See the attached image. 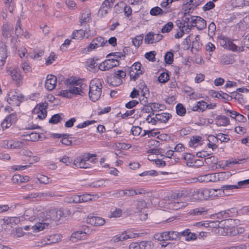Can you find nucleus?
<instances>
[{
	"label": "nucleus",
	"instance_id": "nucleus-15",
	"mask_svg": "<svg viewBox=\"0 0 249 249\" xmlns=\"http://www.w3.org/2000/svg\"><path fill=\"white\" fill-rule=\"evenodd\" d=\"M1 31L2 36L5 38H9L12 36L13 33V26L9 23H5L1 27Z\"/></svg>",
	"mask_w": 249,
	"mask_h": 249
},
{
	"label": "nucleus",
	"instance_id": "nucleus-5",
	"mask_svg": "<svg viewBox=\"0 0 249 249\" xmlns=\"http://www.w3.org/2000/svg\"><path fill=\"white\" fill-rule=\"evenodd\" d=\"M47 106V103L37 105L32 111L33 114L37 115L36 118H39L40 120L45 119L47 114L46 110Z\"/></svg>",
	"mask_w": 249,
	"mask_h": 249
},
{
	"label": "nucleus",
	"instance_id": "nucleus-46",
	"mask_svg": "<svg viewBox=\"0 0 249 249\" xmlns=\"http://www.w3.org/2000/svg\"><path fill=\"white\" fill-rule=\"evenodd\" d=\"M70 134H63V138L60 140V142L64 145L69 146L72 144V141L68 139V137Z\"/></svg>",
	"mask_w": 249,
	"mask_h": 249
},
{
	"label": "nucleus",
	"instance_id": "nucleus-35",
	"mask_svg": "<svg viewBox=\"0 0 249 249\" xmlns=\"http://www.w3.org/2000/svg\"><path fill=\"white\" fill-rule=\"evenodd\" d=\"M217 215L218 217H221L223 219H227L232 217L233 214L231 210H227L219 212Z\"/></svg>",
	"mask_w": 249,
	"mask_h": 249
},
{
	"label": "nucleus",
	"instance_id": "nucleus-8",
	"mask_svg": "<svg viewBox=\"0 0 249 249\" xmlns=\"http://www.w3.org/2000/svg\"><path fill=\"white\" fill-rule=\"evenodd\" d=\"M192 9H193L192 6L189 7L188 9H185L184 16L182 19L183 22V27H186L185 30L188 32L191 29V28L192 27L190 22L191 20L192 19V18H196V17H192L189 15H186L187 13L189 14L190 12V10Z\"/></svg>",
	"mask_w": 249,
	"mask_h": 249
},
{
	"label": "nucleus",
	"instance_id": "nucleus-13",
	"mask_svg": "<svg viewBox=\"0 0 249 249\" xmlns=\"http://www.w3.org/2000/svg\"><path fill=\"white\" fill-rule=\"evenodd\" d=\"M7 57V50L6 43L0 41V66L4 65Z\"/></svg>",
	"mask_w": 249,
	"mask_h": 249
},
{
	"label": "nucleus",
	"instance_id": "nucleus-24",
	"mask_svg": "<svg viewBox=\"0 0 249 249\" xmlns=\"http://www.w3.org/2000/svg\"><path fill=\"white\" fill-rule=\"evenodd\" d=\"M73 164L76 167L80 168H88L89 167L90 165L89 163L84 161L80 156L74 160Z\"/></svg>",
	"mask_w": 249,
	"mask_h": 249
},
{
	"label": "nucleus",
	"instance_id": "nucleus-42",
	"mask_svg": "<svg viewBox=\"0 0 249 249\" xmlns=\"http://www.w3.org/2000/svg\"><path fill=\"white\" fill-rule=\"evenodd\" d=\"M168 240H176L178 238V231H167Z\"/></svg>",
	"mask_w": 249,
	"mask_h": 249
},
{
	"label": "nucleus",
	"instance_id": "nucleus-1",
	"mask_svg": "<svg viewBox=\"0 0 249 249\" xmlns=\"http://www.w3.org/2000/svg\"><path fill=\"white\" fill-rule=\"evenodd\" d=\"M215 191L208 189L196 190H181L172 193L169 199V208L171 209L178 210L185 206L182 200L196 201L208 199L211 195H215Z\"/></svg>",
	"mask_w": 249,
	"mask_h": 249
},
{
	"label": "nucleus",
	"instance_id": "nucleus-41",
	"mask_svg": "<svg viewBox=\"0 0 249 249\" xmlns=\"http://www.w3.org/2000/svg\"><path fill=\"white\" fill-rule=\"evenodd\" d=\"M167 231L157 233L154 235V237L156 240L160 241L167 240Z\"/></svg>",
	"mask_w": 249,
	"mask_h": 249
},
{
	"label": "nucleus",
	"instance_id": "nucleus-37",
	"mask_svg": "<svg viewBox=\"0 0 249 249\" xmlns=\"http://www.w3.org/2000/svg\"><path fill=\"white\" fill-rule=\"evenodd\" d=\"M81 25L87 23L90 19V13H83L79 18Z\"/></svg>",
	"mask_w": 249,
	"mask_h": 249
},
{
	"label": "nucleus",
	"instance_id": "nucleus-43",
	"mask_svg": "<svg viewBox=\"0 0 249 249\" xmlns=\"http://www.w3.org/2000/svg\"><path fill=\"white\" fill-rule=\"evenodd\" d=\"M173 26H174V25H173V23L172 22H171V21L168 22L161 29V33H169L173 28Z\"/></svg>",
	"mask_w": 249,
	"mask_h": 249
},
{
	"label": "nucleus",
	"instance_id": "nucleus-16",
	"mask_svg": "<svg viewBox=\"0 0 249 249\" xmlns=\"http://www.w3.org/2000/svg\"><path fill=\"white\" fill-rule=\"evenodd\" d=\"M17 115L15 113H12L6 117L1 123L2 128H7L9 127L13 123L16 122Z\"/></svg>",
	"mask_w": 249,
	"mask_h": 249
},
{
	"label": "nucleus",
	"instance_id": "nucleus-33",
	"mask_svg": "<svg viewBox=\"0 0 249 249\" xmlns=\"http://www.w3.org/2000/svg\"><path fill=\"white\" fill-rule=\"evenodd\" d=\"M165 14V12L158 6L154 7L150 10V14L153 16H162Z\"/></svg>",
	"mask_w": 249,
	"mask_h": 249
},
{
	"label": "nucleus",
	"instance_id": "nucleus-17",
	"mask_svg": "<svg viewBox=\"0 0 249 249\" xmlns=\"http://www.w3.org/2000/svg\"><path fill=\"white\" fill-rule=\"evenodd\" d=\"M178 238L180 236L185 237V240L186 241L195 240L197 238L196 234L195 233H192L190 231V230L188 229L183 231L178 232Z\"/></svg>",
	"mask_w": 249,
	"mask_h": 249
},
{
	"label": "nucleus",
	"instance_id": "nucleus-40",
	"mask_svg": "<svg viewBox=\"0 0 249 249\" xmlns=\"http://www.w3.org/2000/svg\"><path fill=\"white\" fill-rule=\"evenodd\" d=\"M176 112L178 115L183 116L185 115L186 111L183 106L181 104L178 103L176 106Z\"/></svg>",
	"mask_w": 249,
	"mask_h": 249
},
{
	"label": "nucleus",
	"instance_id": "nucleus-49",
	"mask_svg": "<svg viewBox=\"0 0 249 249\" xmlns=\"http://www.w3.org/2000/svg\"><path fill=\"white\" fill-rule=\"evenodd\" d=\"M174 54L171 52H168L164 56L165 61L167 64H171L173 61Z\"/></svg>",
	"mask_w": 249,
	"mask_h": 249
},
{
	"label": "nucleus",
	"instance_id": "nucleus-53",
	"mask_svg": "<svg viewBox=\"0 0 249 249\" xmlns=\"http://www.w3.org/2000/svg\"><path fill=\"white\" fill-rule=\"evenodd\" d=\"M143 39V36L142 35H139L136 36L133 39V45L137 47H138L142 44Z\"/></svg>",
	"mask_w": 249,
	"mask_h": 249
},
{
	"label": "nucleus",
	"instance_id": "nucleus-11",
	"mask_svg": "<svg viewBox=\"0 0 249 249\" xmlns=\"http://www.w3.org/2000/svg\"><path fill=\"white\" fill-rule=\"evenodd\" d=\"M24 96L18 92L15 91L14 93L9 94V98L7 101L9 104H16L19 105L22 102Z\"/></svg>",
	"mask_w": 249,
	"mask_h": 249
},
{
	"label": "nucleus",
	"instance_id": "nucleus-56",
	"mask_svg": "<svg viewBox=\"0 0 249 249\" xmlns=\"http://www.w3.org/2000/svg\"><path fill=\"white\" fill-rule=\"evenodd\" d=\"M229 93L232 95V97H233L235 99L238 100L240 103H241L243 101V95L239 93L237 91L230 92L227 91Z\"/></svg>",
	"mask_w": 249,
	"mask_h": 249
},
{
	"label": "nucleus",
	"instance_id": "nucleus-34",
	"mask_svg": "<svg viewBox=\"0 0 249 249\" xmlns=\"http://www.w3.org/2000/svg\"><path fill=\"white\" fill-rule=\"evenodd\" d=\"M86 232L82 231H78L72 234L71 238H75L77 240H82L86 238Z\"/></svg>",
	"mask_w": 249,
	"mask_h": 249
},
{
	"label": "nucleus",
	"instance_id": "nucleus-25",
	"mask_svg": "<svg viewBox=\"0 0 249 249\" xmlns=\"http://www.w3.org/2000/svg\"><path fill=\"white\" fill-rule=\"evenodd\" d=\"M37 194V201H41L43 200L47 199L49 198L55 196V194L52 191L38 192Z\"/></svg>",
	"mask_w": 249,
	"mask_h": 249
},
{
	"label": "nucleus",
	"instance_id": "nucleus-47",
	"mask_svg": "<svg viewBox=\"0 0 249 249\" xmlns=\"http://www.w3.org/2000/svg\"><path fill=\"white\" fill-rule=\"evenodd\" d=\"M212 226H214V224H215V226H217L218 228H222L223 229L227 230L228 228L226 226L225 222L224 221V219H222L220 221H213L211 222Z\"/></svg>",
	"mask_w": 249,
	"mask_h": 249
},
{
	"label": "nucleus",
	"instance_id": "nucleus-57",
	"mask_svg": "<svg viewBox=\"0 0 249 249\" xmlns=\"http://www.w3.org/2000/svg\"><path fill=\"white\" fill-rule=\"evenodd\" d=\"M140 89H142V93L143 96H146L147 94L149 95V89L147 87L145 83L143 82L141 83L140 84Z\"/></svg>",
	"mask_w": 249,
	"mask_h": 249
},
{
	"label": "nucleus",
	"instance_id": "nucleus-27",
	"mask_svg": "<svg viewBox=\"0 0 249 249\" xmlns=\"http://www.w3.org/2000/svg\"><path fill=\"white\" fill-rule=\"evenodd\" d=\"M69 87L70 89L71 93V95H72V97L73 95H80L82 96H84V93L82 91L81 89H79V86H77V85L75 84H70L69 85H67Z\"/></svg>",
	"mask_w": 249,
	"mask_h": 249
},
{
	"label": "nucleus",
	"instance_id": "nucleus-3",
	"mask_svg": "<svg viewBox=\"0 0 249 249\" xmlns=\"http://www.w3.org/2000/svg\"><path fill=\"white\" fill-rule=\"evenodd\" d=\"M102 85L100 80H92L89 86V98L93 102L97 101L100 97Z\"/></svg>",
	"mask_w": 249,
	"mask_h": 249
},
{
	"label": "nucleus",
	"instance_id": "nucleus-19",
	"mask_svg": "<svg viewBox=\"0 0 249 249\" xmlns=\"http://www.w3.org/2000/svg\"><path fill=\"white\" fill-rule=\"evenodd\" d=\"M88 223L94 226H101L105 223L104 218L98 216H91L89 217L87 220Z\"/></svg>",
	"mask_w": 249,
	"mask_h": 249
},
{
	"label": "nucleus",
	"instance_id": "nucleus-18",
	"mask_svg": "<svg viewBox=\"0 0 249 249\" xmlns=\"http://www.w3.org/2000/svg\"><path fill=\"white\" fill-rule=\"evenodd\" d=\"M137 233H133L127 234L126 232H123L121 234L117 235L114 236L112 240L114 242L123 241L128 238H135Z\"/></svg>",
	"mask_w": 249,
	"mask_h": 249
},
{
	"label": "nucleus",
	"instance_id": "nucleus-51",
	"mask_svg": "<svg viewBox=\"0 0 249 249\" xmlns=\"http://www.w3.org/2000/svg\"><path fill=\"white\" fill-rule=\"evenodd\" d=\"M20 20L18 19V22L15 28V34L17 36H22L23 35V30L21 28Z\"/></svg>",
	"mask_w": 249,
	"mask_h": 249
},
{
	"label": "nucleus",
	"instance_id": "nucleus-31",
	"mask_svg": "<svg viewBox=\"0 0 249 249\" xmlns=\"http://www.w3.org/2000/svg\"><path fill=\"white\" fill-rule=\"evenodd\" d=\"M134 205L135 206L136 212H139L140 213H142V211L143 212L144 211L147 207L146 202L143 200L136 201Z\"/></svg>",
	"mask_w": 249,
	"mask_h": 249
},
{
	"label": "nucleus",
	"instance_id": "nucleus-64",
	"mask_svg": "<svg viewBox=\"0 0 249 249\" xmlns=\"http://www.w3.org/2000/svg\"><path fill=\"white\" fill-rule=\"evenodd\" d=\"M59 95L63 96V97H66L68 98H72V95L70 92V89L66 90H62L60 91Z\"/></svg>",
	"mask_w": 249,
	"mask_h": 249
},
{
	"label": "nucleus",
	"instance_id": "nucleus-2",
	"mask_svg": "<svg viewBox=\"0 0 249 249\" xmlns=\"http://www.w3.org/2000/svg\"><path fill=\"white\" fill-rule=\"evenodd\" d=\"M64 214L61 210L56 209L42 212L39 214V220H42V222H38L32 228L36 231H41L53 221L59 220Z\"/></svg>",
	"mask_w": 249,
	"mask_h": 249
},
{
	"label": "nucleus",
	"instance_id": "nucleus-52",
	"mask_svg": "<svg viewBox=\"0 0 249 249\" xmlns=\"http://www.w3.org/2000/svg\"><path fill=\"white\" fill-rule=\"evenodd\" d=\"M122 213V210L119 208H116L114 210H111L110 212V215L109 216L111 217H118L121 216Z\"/></svg>",
	"mask_w": 249,
	"mask_h": 249
},
{
	"label": "nucleus",
	"instance_id": "nucleus-44",
	"mask_svg": "<svg viewBox=\"0 0 249 249\" xmlns=\"http://www.w3.org/2000/svg\"><path fill=\"white\" fill-rule=\"evenodd\" d=\"M1 220H2L3 221V223H5L6 224H12L13 223L17 224L19 221L18 219L15 217H8L3 218Z\"/></svg>",
	"mask_w": 249,
	"mask_h": 249
},
{
	"label": "nucleus",
	"instance_id": "nucleus-39",
	"mask_svg": "<svg viewBox=\"0 0 249 249\" xmlns=\"http://www.w3.org/2000/svg\"><path fill=\"white\" fill-rule=\"evenodd\" d=\"M55 236V235L50 236V238H47L46 240L44 239L43 240L41 241V242H40V244L38 243V244H36V246L42 247L46 245H50L52 243H55L56 241L53 240V238L54 236Z\"/></svg>",
	"mask_w": 249,
	"mask_h": 249
},
{
	"label": "nucleus",
	"instance_id": "nucleus-29",
	"mask_svg": "<svg viewBox=\"0 0 249 249\" xmlns=\"http://www.w3.org/2000/svg\"><path fill=\"white\" fill-rule=\"evenodd\" d=\"M12 180L14 183L19 184L29 180L28 176L23 177L19 175H15L13 176Z\"/></svg>",
	"mask_w": 249,
	"mask_h": 249
},
{
	"label": "nucleus",
	"instance_id": "nucleus-38",
	"mask_svg": "<svg viewBox=\"0 0 249 249\" xmlns=\"http://www.w3.org/2000/svg\"><path fill=\"white\" fill-rule=\"evenodd\" d=\"M154 36L155 34L152 32L148 33L144 38V41L147 44L154 43Z\"/></svg>",
	"mask_w": 249,
	"mask_h": 249
},
{
	"label": "nucleus",
	"instance_id": "nucleus-55",
	"mask_svg": "<svg viewBox=\"0 0 249 249\" xmlns=\"http://www.w3.org/2000/svg\"><path fill=\"white\" fill-rule=\"evenodd\" d=\"M231 174L229 172H223L217 173V178L218 180L228 178Z\"/></svg>",
	"mask_w": 249,
	"mask_h": 249
},
{
	"label": "nucleus",
	"instance_id": "nucleus-48",
	"mask_svg": "<svg viewBox=\"0 0 249 249\" xmlns=\"http://www.w3.org/2000/svg\"><path fill=\"white\" fill-rule=\"evenodd\" d=\"M220 61L224 65L231 64L232 62V60L231 57L227 54H224L221 56Z\"/></svg>",
	"mask_w": 249,
	"mask_h": 249
},
{
	"label": "nucleus",
	"instance_id": "nucleus-26",
	"mask_svg": "<svg viewBox=\"0 0 249 249\" xmlns=\"http://www.w3.org/2000/svg\"><path fill=\"white\" fill-rule=\"evenodd\" d=\"M215 120L217 121V125L218 126H227L230 124L229 119L223 115H218Z\"/></svg>",
	"mask_w": 249,
	"mask_h": 249
},
{
	"label": "nucleus",
	"instance_id": "nucleus-54",
	"mask_svg": "<svg viewBox=\"0 0 249 249\" xmlns=\"http://www.w3.org/2000/svg\"><path fill=\"white\" fill-rule=\"evenodd\" d=\"M129 74L130 75V79L135 81L138 79L140 74H142V72H135L133 70L130 69Z\"/></svg>",
	"mask_w": 249,
	"mask_h": 249
},
{
	"label": "nucleus",
	"instance_id": "nucleus-62",
	"mask_svg": "<svg viewBox=\"0 0 249 249\" xmlns=\"http://www.w3.org/2000/svg\"><path fill=\"white\" fill-rule=\"evenodd\" d=\"M23 197L25 199H30L32 201H37V193H31L26 196H23Z\"/></svg>",
	"mask_w": 249,
	"mask_h": 249
},
{
	"label": "nucleus",
	"instance_id": "nucleus-21",
	"mask_svg": "<svg viewBox=\"0 0 249 249\" xmlns=\"http://www.w3.org/2000/svg\"><path fill=\"white\" fill-rule=\"evenodd\" d=\"M8 73L11 76L12 79L16 82L17 85L19 86L22 79V77L19 71L17 70L13 69L8 71Z\"/></svg>",
	"mask_w": 249,
	"mask_h": 249
},
{
	"label": "nucleus",
	"instance_id": "nucleus-12",
	"mask_svg": "<svg viewBox=\"0 0 249 249\" xmlns=\"http://www.w3.org/2000/svg\"><path fill=\"white\" fill-rule=\"evenodd\" d=\"M220 39L223 41L222 46L225 48L233 52L238 51V47L230 39L225 36H221Z\"/></svg>",
	"mask_w": 249,
	"mask_h": 249
},
{
	"label": "nucleus",
	"instance_id": "nucleus-32",
	"mask_svg": "<svg viewBox=\"0 0 249 249\" xmlns=\"http://www.w3.org/2000/svg\"><path fill=\"white\" fill-rule=\"evenodd\" d=\"M212 177L215 178V174H209L203 176H200L198 177V178H194V180H196V181L198 180L201 182H209L210 181H212Z\"/></svg>",
	"mask_w": 249,
	"mask_h": 249
},
{
	"label": "nucleus",
	"instance_id": "nucleus-20",
	"mask_svg": "<svg viewBox=\"0 0 249 249\" xmlns=\"http://www.w3.org/2000/svg\"><path fill=\"white\" fill-rule=\"evenodd\" d=\"M89 25H88V28H86L84 30L79 29L74 30L72 34V38L73 39H82L86 34H88L89 32Z\"/></svg>",
	"mask_w": 249,
	"mask_h": 249
},
{
	"label": "nucleus",
	"instance_id": "nucleus-22",
	"mask_svg": "<svg viewBox=\"0 0 249 249\" xmlns=\"http://www.w3.org/2000/svg\"><path fill=\"white\" fill-rule=\"evenodd\" d=\"M117 197H123L124 196H130L136 195L135 190L133 189H126L124 190H118L114 194Z\"/></svg>",
	"mask_w": 249,
	"mask_h": 249
},
{
	"label": "nucleus",
	"instance_id": "nucleus-30",
	"mask_svg": "<svg viewBox=\"0 0 249 249\" xmlns=\"http://www.w3.org/2000/svg\"><path fill=\"white\" fill-rule=\"evenodd\" d=\"M171 115L168 113H162L161 114H157L156 118L158 121L161 123H166L171 117Z\"/></svg>",
	"mask_w": 249,
	"mask_h": 249
},
{
	"label": "nucleus",
	"instance_id": "nucleus-10",
	"mask_svg": "<svg viewBox=\"0 0 249 249\" xmlns=\"http://www.w3.org/2000/svg\"><path fill=\"white\" fill-rule=\"evenodd\" d=\"M191 26L196 27L199 30H202L206 27V21L200 17H196L195 18H192L190 21Z\"/></svg>",
	"mask_w": 249,
	"mask_h": 249
},
{
	"label": "nucleus",
	"instance_id": "nucleus-7",
	"mask_svg": "<svg viewBox=\"0 0 249 249\" xmlns=\"http://www.w3.org/2000/svg\"><path fill=\"white\" fill-rule=\"evenodd\" d=\"M65 83L66 85L70 84H75L77 86H79V89L84 93V95H86V91L89 89V87L86 84L83 83L81 79H75L74 78L71 77V78L67 79Z\"/></svg>",
	"mask_w": 249,
	"mask_h": 249
},
{
	"label": "nucleus",
	"instance_id": "nucleus-59",
	"mask_svg": "<svg viewBox=\"0 0 249 249\" xmlns=\"http://www.w3.org/2000/svg\"><path fill=\"white\" fill-rule=\"evenodd\" d=\"M142 64L140 62H135L132 66L130 68L131 70H136V72H142V74L143 73V69H141Z\"/></svg>",
	"mask_w": 249,
	"mask_h": 249
},
{
	"label": "nucleus",
	"instance_id": "nucleus-60",
	"mask_svg": "<svg viewBox=\"0 0 249 249\" xmlns=\"http://www.w3.org/2000/svg\"><path fill=\"white\" fill-rule=\"evenodd\" d=\"M216 30V26L215 24L212 22L208 27V34L209 36H213L215 34V31Z\"/></svg>",
	"mask_w": 249,
	"mask_h": 249
},
{
	"label": "nucleus",
	"instance_id": "nucleus-58",
	"mask_svg": "<svg viewBox=\"0 0 249 249\" xmlns=\"http://www.w3.org/2000/svg\"><path fill=\"white\" fill-rule=\"evenodd\" d=\"M6 8L9 12L12 13L14 10V1L13 0H4Z\"/></svg>",
	"mask_w": 249,
	"mask_h": 249
},
{
	"label": "nucleus",
	"instance_id": "nucleus-28",
	"mask_svg": "<svg viewBox=\"0 0 249 249\" xmlns=\"http://www.w3.org/2000/svg\"><path fill=\"white\" fill-rule=\"evenodd\" d=\"M207 213L208 210L205 209L204 208L202 207L191 210L189 212V213L194 216L205 215Z\"/></svg>",
	"mask_w": 249,
	"mask_h": 249
},
{
	"label": "nucleus",
	"instance_id": "nucleus-45",
	"mask_svg": "<svg viewBox=\"0 0 249 249\" xmlns=\"http://www.w3.org/2000/svg\"><path fill=\"white\" fill-rule=\"evenodd\" d=\"M61 119L62 118L59 114H55L52 116L49 122L52 124H56L59 122Z\"/></svg>",
	"mask_w": 249,
	"mask_h": 249
},
{
	"label": "nucleus",
	"instance_id": "nucleus-9",
	"mask_svg": "<svg viewBox=\"0 0 249 249\" xmlns=\"http://www.w3.org/2000/svg\"><path fill=\"white\" fill-rule=\"evenodd\" d=\"M2 145L6 148H21L24 146V142L14 140H4L2 142Z\"/></svg>",
	"mask_w": 249,
	"mask_h": 249
},
{
	"label": "nucleus",
	"instance_id": "nucleus-14",
	"mask_svg": "<svg viewBox=\"0 0 249 249\" xmlns=\"http://www.w3.org/2000/svg\"><path fill=\"white\" fill-rule=\"evenodd\" d=\"M57 78L55 76L50 74L48 75L45 81V87L49 90L53 89L56 84Z\"/></svg>",
	"mask_w": 249,
	"mask_h": 249
},
{
	"label": "nucleus",
	"instance_id": "nucleus-23",
	"mask_svg": "<svg viewBox=\"0 0 249 249\" xmlns=\"http://www.w3.org/2000/svg\"><path fill=\"white\" fill-rule=\"evenodd\" d=\"M238 189L237 185H224L221 186L220 190H219V195H229L230 191L233 189Z\"/></svg>",
	"mask_w": 249,
	"mask_h": 249
},
{
	"label": "nucleus",
	"instance_id": "nucleus-4",
	"mask_svg": "<svg viewBox=\"0 0 249 249\" xmlns=\"http://www.w3.org/2000/svg\"><path fill=\"white\" fill-rule=\"evenodd\" d=\"M108 46L107 41L103 37L98 36L94 38L87 47L88 51L89 52L100 47Z\"/></svg>",
	"mask_w": 249,
	"mask_h": 249
},
{
	"label": "nucleus",
	"instance_id": "nucleus-61",
	"mask_svg": "<svg viewBox=\"0 0 249 249\" xmlns=\"http://www.w3.org/2000/svg\"><path fill=\"white\" fill-rule=\"evenodd\" d=\"M142 130V128L139 126H133L131 131L134 136H139Z\"/></svg>",
	"mask_w": 249,
	"mask_h": 249
},
{
	"label": "nucleus",
	"instance_id": "nucleus-63",
	"mask_svg": "<svg viewBox=\"0 0 249 249\" xmlns=\"http://www.w3.org/2000/svg\"><path fill=\"white\" fill-rule=\"evenodd\" d=\"M37 180L40 183H43L45 184H48L49 183V178L46 176H44L42 175H40L37 178Z\"/></svg>",
	"mask_w": 249,
	"mask_h": 249
},
{
	"label": "nucleus",
	"instance_id": "nucleus-6",
	"mask_svg": "<svg viewBox=\"0 0 249 249\" xmlns=\"http://www.w3.org/2000/svg\"><path fill=\"white\" fill-rule=\"evenodd\" d=\"M120 64L119 60L115 58H110L106 60L99 66V69L102 71H107L113 67H117Z\"/></svg>",
	"mask_w": 249,
	"mask_h": 249
},
{
	"label": "nucleus",
	"instance_id": "nucleus-50",
	"mask_svg": "<svg viewBox=\"0 0 249 249\" xmlns=\"http://www.w3.org/2000/svg\"><path fill=\"white\" fill-rule=\"evenodd\" d=\"M169 75L167 73L162 72L158 77V81L161 83H165L169 80Z\"/></svg>",
	"mask_w": 249,
	"mask_h": 249
},
{
	"label": "nucleus",
	"instance_id": "nucleus-36",
	"mask_svg": "<svg viewBox=\"0 0 249 249\" xmlns=\"http://www.w3.org/2000/svg\"><path fill=\"white\" fill-rule=\"evenodd\" d=\"M141 249H152L154 244L151 241H142L140 242Z\"/></svg>",
	"mask_w": 249,
	"mask_h": 249
}]
</instances>
